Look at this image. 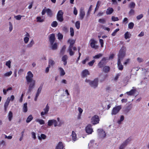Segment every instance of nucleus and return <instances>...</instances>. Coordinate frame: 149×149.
Masks as SVG:
<instances>
[{
	"mask_svg": "<svg viewBox=\"0 0 149 149\" xmlns=\"http://www.w3.org/2000/svg\"><path fill=\"white\" fill-rule=\"evenodd\" d=\"M68 42L70 43V45L68 47V52H69L70 55V56L74 55V52L72 51V49L74 50H77V48L75 47H73V46L75 42V41L72 39H70L68 41Z\"/></svg>",
	"mask_w": 149,
	"mask_h": 149,
	"instance_id": "f257e3e1",
	"label": "nucleus"
},
{
	"mask_svg": "<svg viewBox=\"0 0 149 149\" xmlns=\"http://www.w3.org/2000/svg\"><path fill=\"white\" fill-rule=\"evenodd\" d=\"M132 138L130 136L123 141L119 145V149H125L127 145L132 141Z\"/></svg>",
	"mask_w": 149,
	"mask_h": 149,
	"instance_id": "f03ea898",
	"label": "nucleus"
},
{
	"mask_svg": "<svg viewBox=\"0 0 149 149\" xmlns=\"http://www.w3.org/2000/svg\"><path fill=\"white\" fill-rule=\"evenodd\" d=\"M125 48L124 47H123L120 50L118 54V60L121 61L125 57Z\"/></svg>",
	"mask_w": 149,
	"mask_h": 149,
	"instance_id": "7ed1b4c3",
	"label": "nucleus"
},
{
	"mask_svg": "<svg viewBox=\"0 0 149 149\" xmlns=\"http://www.w3.org/2000/svg\"><path fill=\"white\" fill-rule=\"evenodd\" d=\"M100 121L99 118L98 116L95 115L91 119V123L93 125H95L99 123Z\"/></svg>",
	"mask_w": 149,
	"mask_h": 149,
	"instance_id": "20e7f679",
	"label": "nucleus"
},
{
	"mask_svg": "<svg viewBox=\"0 0 149 149\" xmlns=\"http://www.w3.org/2000/svg\"><path fill=\"white\" fill-rule=\"evenodd\" d=\"M122 108V106L121 105L119 106H116L113 108L112 110L111 114L112 115H115L117 114L120 111V110Z\"/></svg>",
	"mask_w": 149,
	"mask_h": 149,
	"instance_id": "39448f33",
	"label": "nucleus"
},
{
	"mask_svg": "<svg viewBox=\"0 0 149 149\" xmlns=\"http://www.w3.org/2000/svg\"><path fill=\"white\" fill-rule=\"evenodd\" d=\"M27 74V76L26 77V78L28 84L31 81L34 80L33 79V75L31 71L28 72Z\"/></svg>",
	"mask_w": 149,
	"mask_h": 149,
	"instance_id": "423d86ee",
	"label": "nucleus"
},
{
	"mask_svg": "<svg viewBox=\"0 0 149 149\" xmlns=\"http://www.w3.org/2000/svg\"><path fill=\"white\" fill-rule=\"evenodd\" d=\"M63 13L62 10H59L57 15V19L59 22H61L63 21Z\"/></svg>",
	"mask_w": 149,
	"mask_h": 149,
	"instance_id": "0eeeda50",
	"label": "nucleus"
},
{
	"mask_svg": "<svg viewBox=\"0 0 149 149\" xmlns=\"http://www.w3.org/2000/svg\"><path fill=\"white\" fill-rule=\"evenodd\" d=\"M98 136L100 138L104 139L106 136V134L102 129H98L97 130Z\"/></svg>",
	"mask_w": 149,
	"mask_h": 149,
	"instance_id": "6e6552de",
	"label": "nucleus"
},
{
	"mask_svg": "<svg viewBox=\"0 0 149 149\" xmlns=\"http://www.w3.org/2000/svg\"><path fill=\"white\" fill-rule=\"evenodd\" d=\"M98 78H95L93 81H91L90 85L91 87L94 88H96L98 85Z\"/></svg>",
	"mask_w": 149,
	"mask_h": 149,
	"instance_id": "1a4fd4ad",
	"label": "nucleus"
},
{
	"mask_svg": "<svg viewBox=\"0 0 149 149\" xmlns=\"http://www.w3.org/2000/svg\"><path fill=\"white\" fill-rule=\"evenodd\" d=\"M30 83V84L28 88V91H27L26 93L27 94H29L31 92L32 90L35 85V81H31Z\"/></svg>",
	"mask_w": 149,
	"mask_h": 149,
	"instance_id": "9d476101",
	"label": "nucleus"
},
{
	"mask_svg": "<svg viewBox=\"0 0 149 149\" xmlns=\"http://www.w3.org/2000/svg\"><path fill=\"white\" fill-rule=\"evenodd\" d=\"M107 58L105 57L103 58L98 64V66L99 67V68H102L104 65L107 63Z\"/></svg>",
	"mask_w": 149,
	"mask_h": 149,
	"instance_id": "9b49d317",
	"label": "nucleus"
},
{
	"mask_svg": "<svg viewBox=\"0 0 149 149\" xmlns=\"http://www.w3.org/2000/svg\"><path fill=\"white\" fill-rule=\"evenodd\" d=\"M90 45L91 47L95 49H97L98 48V46L96 45L95 44L97 43V41L94 39H92L90 40Z\"/></svg>",
	"mask_w": 149,
	"mask_h": 149,
	"instance_id": "f8f14e48",
	"label": "nucleus"
},
{
	"mask_svg": "<svg viewBox=\"0 0 149 149\" xmlns=\"http://www.w3.org/2000/svg\"><path fill=\"white\" fill-rule=\"evenodd\" d=\"M86 131L87 133L88 134H91L93 132L91 124H88L86 128Z\"/></svg>",
	"mask_w": 149,
	"mask_h": 149,
	"instance_id": "ddd939ff",
	"label": "nucleus"
},
{
	"mask_svg": "<svg viewBox=\"0 0 149 149\" xmlns=\"http://www.w3.org/2000/svg\"><path fill=\"white\" fill-rule=\"evenodd\" d=\"M89 74V72L88 70L87 69H85L83 70L81 73V77L83 78L86 77L87 75Z\"/></svg>",
	"mask_w": 149,
	"mask_h": 149,
	"instance_id": "4468645a",
	"label": "nucleus"
},
{
	"mask_svg": "<svg viewBox=\"0 0 149 149\" xmlns=\"http://www.w3.org/2000/svg\"><path fill=\"white\" fill-rule=\"evenodd\" d=\"M63 148L64 146L63 143L60 141L57 144L55 149H63Z\"/></svg>",
	"mask_w": 149,
	"mask_h": 149,
	"instance_id": "2eb2a0df",
	"label": "nucleus"
},
{
	"mask_svg": "<svg viewBox=\"0 0 149 149\" xmlns=\"http://www.w3.org/2000/svg\"><path fill=\"white\" fill-rule=\"evenodd\" d=\"M132 89L129 92H127L126 93L129 95H133L136 91V90L135 88L133 87H132Z\"/></svg>",
	"mask_w": 149,
	"mask_h": 149,
	"instance_id": "dca6fc26",
	"label": "nucleus"
},
{
	"mask_svg": "<svg viewBox=\"0 0 149 149\" xmlns=\"http://www.w3.org/2000/svg\"><path fill=\"white\" fill-rule=\"evenodd\" d=\"M85 15V13L84 9L82 8H81L79 12V16L81 19H83Z\"/></svg>",
	"mask_w": 149,
	"mask_h": 149,
	"instance_id": "f3484780",
	"label": "nucleus"
},
{
	"mask_svg": "<svg viewBox=\"0 0 149 149\" xmlns=\"http://www.w3.org/2000/svg\"><path fill=\"white\" fill-rule=\"evenodd\" d=\"M49 40L51 44L53 43L55 40V35L52 34L50 35Z\"/></svg>",
	"mask_w": 149,
	"mask_h": 149,
	"instance_id": "a211bd4d",
	"label": "nucleus"
},
{
	"mask_svg": "<svg viewBox=\"0 0 149 149\" xmlns=\"http://www.w3.org/2000/svg\"><path fill=\"white\" fill-rule=\"evenodd\" d=\"M10 103V100L9 99H7L6 100V102H5L4 105V110L6 111L7 110V108H8V106L9 105V104Z\"/></svg>",
	"mask_w": 149,
	"mask_h": 149,
	"instance_id": "6ab92c4d",
	"label": "nucleus"
},
{
	"mask_svg": "<svg viewBox=\"0 0 149 149\" xmlns=\"http://www.w3.org/2000/svg\"><path fill=\"white\" fill-rule=\"evenodd\" d=\"M117 64L118 69L120 70H122L123 69V66L121 63V61L118 60Z\"/></svg>",
	"mask_w": 149,
	"mask_h": 149,
	"instance_id": "aec40b11",
	"label": "nucleus"
},
{
	"mask_svg": "<svg viewBox=\"0 0 149 149\" xmlns=\"http://www.w3.org/2000/svg\"><path fill=\"white\" fill-rule=\"evenodd\" d=\"M113 10L112 8L109 7L107 9L106 14L107 15H110L113 12Z\"/></svg>",
	"mask_w": 149,
	"mask_h": 149,
	"instance_id": "412c9836",
	"label": "nucleus"
},
{
	"mask_svg": "<svg viewBox=\"0 0 149 149\" xmlns=\"http://www.w3.org/2000/svg\"><path fill=\"white\" fill-rule=\"evenodd\" d=\"M60 71V74L61 76H63L65 74V72L63 69L61 67L58 68Z\"/></svg>",
	"mask_w": 149,
	"mask_h": 149,
	"instance_id": "4be33fe9",
	"label": "nucleus"
},
{
	"mask_svg": "<svg viewBox=\"0 0 149 149\" xmlns=\"http://www.w3.org/2000/svg\"><path fill=\"white\" fill-rule=\"evenodd\" d=\"M34 42L33 40H31L29 44H27L26 47L27 48H31V47L34 44Z\"/></svg>",
	"mask_w": 149,
	"mask_h": 149,
	"instance_id": "5701e85b",
	"label": "nucleus"
},
{
	"mask_svg": "<svg viewBox=\"0 0 149 149\" xmlns=\"http://www.w3.org/2000/svg\"><path fill=\"white\" fill-rule=\"evenodd\" d=\"M47 16L49 17H51L52 16V10L49 8L47 9Z\"/></svg>",
	"mask_w": 149,
	"mask_h": 149,
	"instance_id": "b1692460",
	"label": "nucleus"
},
{
	"mask_svg": "<svg viewBox=\"0 0 149 149\" xmlns=\"http://www.w3.org/2000/svg\"><path fill=\"white\" fill-rule=\"evenodd\" d=\"M72 140L74 141H75L77 140V137L76 136V134L75 132L73 131L72 132Z\"/></svg>",
	"mask_w": 149,
	"mask_h": 149,
	"instance_id": "393cba45",
	"label": "nucleus"
},
{
	"mask_svg": "<svg viewBox=\"0 0 149 149\" xmlns=\"http://www.w3.org/2000/svg\"><path fill=\"white\" fill-rule=\"evenodd\" d=\"M22 110L24 112H26L27 111V103H26L24 104L22 108Z\"/></svg>",
	"mask_w": 149,
	"mask_h": 149,
	"instance_id": "a878e982",
	"label": "nucleus"
},
{
	"mask_svg": "<svg viewBox=\"0 0 149 149\" xmlns=\"http://www.w3.org/2000/svg\"><path fill=\"white\" fill-rule=\"evenodd\" d=\"M8 117L9 120L11 121L13 118V113L11 111H10L8 115Z\"/></svg>",
	"mask_w": 149,
	"mask_h": 149,
	"instance_id": "bb28decb",
	"label": "nucleus"
},
{
	"mask_svg": "<svg viewBox=\"0 0 149 149\" xmlns=\"http://www.w3.org/2000/svg\"><path fill=\"white\" fill-rule=\"evenodd\" d=\"M51 44V49H52L55 50L57 49V46L56 43H52Z\"/></svg>",
	"mask_w": 149,
	"mask_h": 149,
	"instance_id": "cd10ccee",
	"label": "nucleus"
},
{
	"mask_svg": "<svg viewBox=\"0 0 149 149\" xmlns=\"http://www.w3.org/2000/svg\"><path fill=\"white\" fill-rule=\"evenodd\" d=\"M136 6L135 3L134 2H131L129 5V7L130 8H134Z\"/></svg>",
	"mask_w": 149,
	"mask_h": 149,
	"instance_id": "c85d7f7f",
	"label": "nucleus"
},
{
	"mask_svg": "<svg viewBox=\"0 0 149 149\" xmlns=\"http://www.w3.org/2000/svg\"><path fill=\"white\" fill-rule=\"evenodd\" d=\"M55 64V62L52 59H49V65H50V67L54 65Z\"/></svg>",
	"mask_w": 149,
	"mask_h": 149,
	"instance_id": "c756f323",
	"label": "nucleus"
},
{
	"mask_svg": "<svg viewBox=\"0 0 149 149\" xmlns=\"http://www.w3.org/2000/svg\"><path fill=\"white\" fill-rule=\"evenodd\" d=\"M125 38L126 39L129 38H130L131 35L130 34V33L127 31L125 33L124 35Z\"/></svg>",
	"mask_w": 149,
	"mask_h": 149,
	"instance_id": "7c9ffc66",
	"label": "nucleus"
},
{
	"mask_svg": "<svg viewBox=\"0 0 149 149\" xmlns=\"http://www.w3.org/2000/svg\"><path fill=\"white\" fill-rule=\"evenodd\" d=\"M46 138V136L44 134H41L40 136H38V138L40 140H41L42 139H45Z\"/></svg>",
	"mask_w": 149,
	"mask_h": 149,
	"instance_id": "2f4dec72",
	"label": "nucleus"
},
{
	"mask_svg": "<svg viewBox=\"0 0 149 149\" xmlns=\"http://www.w3.org/2000/svg\"><path fill=\"white\" fill-rule=\"evenodd\" d=\"M110 68L108 66H105L103 68V71L105 73L108 72L110 70Z\"/></svg>",
	"mask_w": 149,
	"mask_h": 149,
	"instance_id": "473e14b6",
	"label": "nucleus"
},
{
	"mask_svg": "<svg viewBox=\"0 0 149 149\" xmlns=\"http://www.w3.org/2000/svg\"><path fill=\"white\" fill-rule=\"evenodd\" d=\"M33 119V117L32 115H30L27 118L26 120V122L27 123L30 122Z\"/></svg>",
	"mask_w": 149,
	"mask_h": 149,
	"instance_id": "72a5a7b5",
	"label": "nucleus"
},
{
	"mask_svg": "<svg viewBox=\"0 0 149 149\" xmlns=\"http://www.w3.org/2000/svg\"><path fill=\"white\" fill-rule=\"evenodd\" d=\"M36 121L37 122L39 123L40 125H43L45 124L44 121L42 119H37Z\"/></svg>",
	"mask_w": 149,
	"mask_h": 149,
	"instance_id": "f704fd0d",
	"label": "nucleus"
},
{
	"mask_svg": "<svg viewBox=\"0 0 149 149\" xmlns=\"http://www.w3.org/2000/svg\"><path fill=\"white\" fill-rule=\"evenodd\" d=\"M142 71H143V73L145 75L147 74L149 72V69L148 68L143 69L141 68Z\"/></svg>",
	"mask_w": 149,
	"mask_h": 149,
	"instance_id": "c9c22d12",
	"label": "nucleus"
},
{
	"mask_svg": "<svg viewBox=\"0 0 149 149\" xmlns=\"http://www.w3.org/2000/svg\"><path fill=\"white\" fill-rule=\"evenodd\" d=\"M103 56V54L99 53L98 54L96 55L95 56H93V58L95 59H99L100 58L102 57Z\"/></svg>",
	"mask_w": 149,
	"mask_h": 149,
	"instance_id": "e433bc0d",
	"label": "nucleus"
},
{
	"mask_svg": "<svg viewBox=\"0 0 149 149\" xmlns=\"http://www.w3.org/2000/svg\"><path fill=\"white\" fill-rule=\"evenodd\" d=\"M58 25V23L56 21H53L51 24V26L54 27H56Z\"/></svg>",
	"mask_w": 149,
	"mask_h": 149,
	"instance_id": "4c0bfd02",
	"label": "nucleus"
},
{
	"mask_svg": "<svg viewBox=\"0 0 149 149\" xmlns=\"http://www.w3.org/2000/svg\"><path fill=\"white\" fill-rule=\"evenodd\" d=\"M37 22H43L44 21V19H42V18L40 17H38L36 18Z\"/></svg>",
	"mask_w": 149,
	"mask_h": 149,
	"instance_id": "58836bf2",
	"label": "nucleus"
},
{
	"mask_svg": "<svg viewBox=\"0 0 149 149\" xmlns=\"http://www.w3.org/2000/svg\"><path fill=\"white\" fill-rule=\"evenodd\" d=\"M53 124H54L55 127L57 126H60L61 125V124H59L58 125V123L57 121L56 120L54 119H53Z\"/></svg>",
	"mask_w": 149,
	"mask_h": 149,
	"instance_id": "ea45409f",
	"label": "nucleus"
},
{
	"mask_svg": "<svg viewBox=\"0 0 149 149\" xmlns=\"http://www.w3.org/2000/svg\"><path fill=\"white\" fill-rule=\"evenodd\" d=\"M49 109V107L47 104L45 107L43 109V111L48 113Z\"/></svg>",
	"mask_w": 149,
	"mask_h": 149,
	"instance_id": "a19ab883",
	"label": "nucleus"
},
{
	"mask_svg": "<svg viewBox=\"0 0 149 149\" xmlns=\"http://www.w3.org/2000/svg\"><path fill=\"white\" fill-rule=\"evenodd\" d=\"M78 111L79 112V116H78V118L79 119L80 118V116L81 115V114L82 113V112H83V110L80 107H78Z\"/></svg>",
	"mask_w": 149,
	"mask_h": 149,
	"instance_id": "79ce46f5",
	"label": "nucleus"
},
{
	"mask_svg": "<svg viewBox=\"0 0 149 149\" xmlns=\"http://www.w3.org/2000/svg\"><path fill=\"white\" fill-rule=\"evenodd\" d=\"M128 13L130 16L134 15V10L133 9H131L129 12Z\"/></svg>",
	"mask_w": 149,
	"mask_h": 149,
	"instance_id": "37998d69",
	"label": "nucleus"
},
{
	"mask_svg": "<svg viewBox=\"0 0 149 149\" xmlns=\"http://www.w3.org/2000/svg\"><path fill=\"white\" fill-rule=\"evenodd\" d=\"M134 26V24L133 22H130L128 24V28L132 29L133 28Z\"/></svg>",
	"mask_w": 149,
	"mask_h": 149,
	"instance_id": "c03bdc74",
	"label": "nucleus"
},
{
	"mask_svg": "<svg viewBox=\"0 0 149 149\" xmlns=\"http://www.w3.org/2000/svg\"><path fill=\"white\" fill-rule=\"evenodd\" d=\"M11 61L10 60L7 61L6 63V65L10 68L11 67Z\"/></svg>",
	"mask_w": 149,
	"mask_h": 149,
	"instance_id": "a18cd8bd",
	"label": "nucleus"
},
{
	"mask_svg": "<svg viewBox=\"0 0 149 149\" xmlns=\"http://www.w3.org/2000/svg\"><path fill=\"white\" fill-rule=\"evenodd\" d=\"M43 84H41L38 89L37 93H39L40 94V92H41V90L42 88Z\"/></svg>",
	"mask_w": 149,
	"mask_h": 149,
	"instance_id": "49530a36",
	"label": "nucleus"
},
{
	"mask_svg": "<svg viewBox=\"0 0 149 149\" xmlns=\"http://www.w3.org/2000/svg\"><path fill=\"white\" fill-rule=\"evenodd\" d=\"M12 73V72L11 71H10L9 72H7L4 74L5 77H9L11 75Z\"/></svg>",
	"mask_w": 149,
	"mask_h": 149,
	"instance_id": "de8ad7c7",
	"label": "nucleus"
},
{
	"mask_svg": "<svg viewBox=\"0 0 149 149\" xmlns=\"http://www.w3.org/2000/svg\"><path fill=\"white\" fill-rule=\"evenodd\" d=\"M124 117L123 116H121L120 117V119L118 121V123L119 124H120L121 123V122L123 121L124 120Z\"/></svg>",
	"mask_w": 149,
	"mask_h": 149,
	"instance_id": "09e8293b",
	"label": "nucleus"
},
{
	"mask_svg": "<svg viewBox=\"0 0 149 149\" xmlns=\"http://www.w3.org/2000/svg\"><path fill=\"white\" fill-rule=\"evenodd\" d=\"M66 48V47L65 45L63 46L62 47L61 50V53L62 54H63L65 52V50Z\"/></svg>",
	"mask_w": 149,
	"mask_h": 149,
	"instance_id": "8fccbe9b",
	"label": "nucleus"
},
{
	"mask_svg": "<svg viewBox=\"0 0 149 149\" xmlns=\"http://www.w3.org/2000/svg\"><path fill=\"white\" fill-rule=\"evenodd\" d=\"M29 40V37L26 36L24 38V41L25 43L26 44L28 43Z\"/></svg>",
	"mask_w": 149,
	"mask_h": 149,
	"instance_id": "3c124183",
	"label": "nucleus"
},
{
	"mask_svg": "<svg viewBox=\"0 0 149 149\" xmlns=\"http://www.w3.org/2000/svg\"><path fill=\"white\" fill-rule=\"evenodd\" d=\"M99 22L102 24H105L106 23V20L104 19H100L99 20Z\"/></svg>",
	"mask_w": 149,
	"mask_h": 149,
	"instance_id": "603ef678",
	"label": "nucleus"
},
{
	"mask_svg": "<svg viewBox=\"0 0 149 149\" xmlns=\"http://www.w3.org/2000/svg\"><path fill=\"white\" fill-rule=\"evenodd\" d=\"M22 16H21L20 15H19L16 16H15L14 17L17 20H20Z\"/></svg>",
	"mask_w": 149,
	"mask_h": 149,
	"instance_id": "864d4df0",
	"label": "nucleus"
},
{
	"mask_svg": "<svg viewBox=\"0 0 149 149\" xmlns=\"http://www.w3.org/2000/svg\"><path fill=\"white\" fill-rule=\"evenodd\" d=\"M137 60L139 63L142 62L144 61L143 59L141 57H138L137 58Z\"/></svg>",
	"mask_w": 149,
	"mask_h": 149,
	"instance_id": "5fc2aeb1",
	"label": "nucleus"
},
{
	"mask_svg": "<svg viewBox=\"0 0 149 149\" xmlns=\"http://www.w3.org/2000/svg\"><path fill=\"white\" fill-rule=\"evenodd\" d=\"M80 23L79 21H77L75 23V26L77 29H79L80 28Z\"/></svg>",
	"mask_w": 149,
	"mask_h": 149,
	"instance_id": "6e6d98bb",
	"label": "nucleus"
},
{
	"mask_svg": "<svg viewBox=\"0 0 149 149\" xmlns=\"http://www.w3.org/2000/svg\"><path fill=\"white\" fill-rule=\"evenodd\" d=\"M9 30L10 32H11L13 30V27L12 23L10 22H9Z\"/></svg>",
	"mask_w": 149,
	"mask_h": 149,
	"instance_id": "4d7b16f0",
	"label": "nucleus"
},
{
	"mask_svg": "<svg viewBox=\"0 0 149 149\" xmlns=\"http://www.w3.org/2000/svg\"><path fill=\"white\" fill-rule=\"evenodd\" d=\"M95 62V60H93L92 61H91L89 62L88 63V64L89 65V66H91L93 65L94 63Z\"/></svg>",
	"mask_w": 149,
	"mask_h": 149,
	"instance_id": "13d9d810",
	"label": "nucleus"
},
{
	"mask_svg": "<svg viewBox=\"0 0 149 149\" xmlns=\"http://www.w3.org/2000/svg\"><path fill=\"white\" fill-rule=\"evenodd\" d=\"M70 33L71 36H73L74 35V31L72 27L70 28Z\"/></svg>",
	"mask_w": 149,
	"mask_h": 149,
	"instance_id": "bf43d9fd",
	"label": "nucleus"
},
{
	"mask_svg": "<svg viewBox=\"0 0 149 149\" xmlns=\"http://www.w3.org/2000/svg\"><path fill=\"white\" fill-rule=\"evenodd\" d=\"M111 19L113 21H117L119 20V19L118 17H115L114 16H112L111 17Z\"/></svg>",
	"mask_w": 149,
	"mask_h": 149,
	"instance_id": "052dcab7",
	"label": "nucleus"
},
{
	"mask_svg": "<svg viewBox=\"0 0 149 149\" xmlns=\"http://www.w3.org/2000/svg\"><path fill=\"white\" fill-rule=\"evenodd\" d=\"M53 124V119L49 120L48 122V125L49 126H51Z\"/></svg>",
	"mask_w": 149,
	"mask_h": 149,
	"instance_id": "680f3d73",
	"label": "nucleus"
},
{
	"mask_svg": "<svg viewBox=\"0 0 149 149\" xmlns=\"http://www.w3.org/2000/svg\"><path fill=\"white\" fill-rule=\"evenodd\" d=\"M119 30V29H115L113 32L112 33V35L113 36H114L116 34V33Z\"/></svg>",
	"mask_w": 149,
	"mask_h": 149,
	"instance_id": "e2e57ef3",
	"label": "nucleus"
},
{
	"mask_svg": "<svg viewBox=\"0 0 149 149\" xmlns=\"http://www.w3.org/2000/svg\"><path fill=\"white\" fill-rule=\"evenodd\" d=\"M15 99V97L13 95H12L10 97H8L7 99H9L10 100V101H13Z\"/></svg>",
	"mask_w": 149,
	"mask_h": 149,
	"instance_id": "0e129e2a",
	"label": "nucleus"
},
{
	"mask_svg": "<svg viewBox=\"0 0 149 149\" xmlns=\"http://www.w3.org/2000/svg\"><path fill=\"white\" fill-rule=\"evenodd\" d=\"M63 36V35L60 33H58V39L59 40L62 39Z\"/></svg>",
	"mask_w": 149,
	"mask_h": 149,
	"instance_id": "69168bd1",
	"label": "nucleus"
},
{
	"mask_svg": "<svg viewBox=\"0 0 149 149\" xmlns=\"http://www.w3.org/2000/svg\"><path fill=\"white\" fill-rule=\"evenodd\" d=\"M68 59V56L66 55H64L62 58V61H67L66 60Z\"/></svg>",
	"mask_w": 149,
	"mask_h": 149,
	"instance_id": "338daca9",
	"label": "nucleus"
},
{
	"mask_svg": "<svg viewBox=\"0 0 149 149\" xmlns=\"http://www.w3.org/2000/svg\"><path fill=\"white\" fill-rule=\"evenodd\" d=\"M143 17V15L142 14H141L137 16L136 18L137 19L139 20L141 19Z\"/></svg>",
	"mask_w": 149,
	"mask_h": 149,
	"instance_id": "774afa93",
	"label": "nucleus"
}]
</instances>
